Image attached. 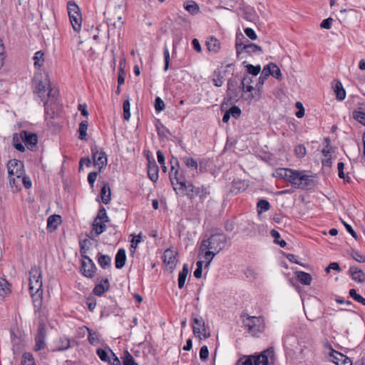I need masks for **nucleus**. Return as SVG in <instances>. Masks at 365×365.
Segmentation results:
<instances>
[{
    "instance_id": "obj_1",
    "label": "nucleus",
    "mask_w": 365,
    "mask_h": 365,
    "mask_svg": "<svg viewBox=\"0 0 365 365\" xmlns=\"http://www.w3.org/2000/svg\"><path fill=\"white\" fill-rule=\"evenodd\" d=\"M34 93L41 101H44L46 118H54L58 110V91L51 87L49 81L47 78H35Z\"/></svg>"
},
{
    "instance_id": "obj_2",
    "label": "nucleus",
    "mask_w": 365,
    "mask_h": 365,
    "mask_svg": "<svg viewBox=\"0 0 365 365\" xmlns=\"http://www.w3.org/2000/svg\"><path fill=\"white\" fill-rule=\"evenodd\" d=\"M274 361V351L272 347L268 348L259 355H250L241 357L236 365H269Z\"/></svg>"
},
{
    "instance_id": "obj_3",
    "label": "nucleus",
    "mask_w": 365,
    "mask_h": 365,
    "mask_svg": "<svg viewBox=\"0 0 365 365\" xmlns=\"http://www.w3.org/2000/svg\"><path fill=\"white\" fill-rule=\"evenodd\" d=\"M173 187L176 192L179 190L184 192L185 195L190 200H192L196 197L203 199L209 194L207 187L204 185L201 187H195L192 183L190 182L187 184L184 177L180 180L175 183L173 185Z\"/></svg>"
},
{
    "instance_id": "obj_4",
    "label": "nucleus",
    "mask_w": 365,
    "mask_h": 365,
    "mask_svg": "<svg viewBox=\"0 0 365 365\" xmlns=\"http://www.w3.org/2000/svg\"><path fill=\"white\" fill-rule=\"evenodd\" d=\"M242 318L245 328L252 336H257L264 331L265 323L262 317H250L244 314Z\"/></svg>"
},
{
    "instance_id": "obj_5",
    "label": "nucleus",
    "mask_w": 365,
    "mask_h": 365,
    "mask_svg": "<svg viewBox=\"0 0 365 365\" xmlns=\"http://www.w3.org/2000/svg\"><path fill=\"white\" fill-rule=\"evenodd\" d=\"M290 183L293 187L301 190L308 189L314 185L313 176L307 175V171L295 170Z\"/></svg>"
},
{
    "instance_id": "obj_6",
    "label": "nucleus",
    "mask_w": 365,
    "mask_h": 365,
    "mask_svg": "<svg viewBox=\"0 0 365 365\" xmlns=\"http://www.w3.org/2000/svg\"><path fill=\"white\" fill-rule=\"evenodd\" d=\"M226 237L222 234L212 235L207 239H204L200 245V250L204 252L205 250H212L219 252L225 246Z\"/></svg>"
},
{
    "instance_id": "obj_7",
    "label": "nucleus",
    "mask_w": 365,
    "mask_h": 365,
    "mask_svg": "<svg viewBox=\"0 0 365 365\" xmlns=\"http://www.w3.org/2000/svg\"><path fill=\"white\" fill-rule=\"evenodd\" d=\"M236 51L238 59L243 60L253 54H261L263 53L262 48L255 43H242L236 41Z\"/></svg>"
},
{
    "instance_id": "obj_8",
    "label": "nucleus",
    "mask_w": 365,
    "mask_h": 365,
    "mask_svg": "<svg viewBox=\"0 0 365 365\" xmlns=\"http://www.w3.org/2000/svg\"><path fill=\"white\" fill-rule=\"evenodd\" d=\"M43 282L42 279L29 282V290L33 299L34 312H39L42 307L43 296Z\"/></svg>"
},
{
    "instance_id": "obj_9",
    "label": "nucleus",
    "mask_w": 365,
    "mask_h": 365,
    "mask_svg": "<svg viewBox=\"0 0 365 365\" xmlns=\"http://www.w3.org/2000/svg\"><path fill=\"white\" fill-rule=\"evenodd\" d=\"M299 354L297 359L299 362L304 365H314V350L311 345H299Z\"/></svg>"
},
{
    "instance_id": "obj_10",
    "label": "nucleus",
    "mask_w": 365,
    "mask_h": 365,
    "mask_svg": "<svg viewBox=\"0 0 365 365\" xmlns=\"http://www.w3.org/2000/svg\"><path fill=\"white\" fill-rule=\"evenodd\" d=\"M192 321L193 333L196 337H198L200 339H206L210 336V332L206 328L202 317H195Z\"/></svg>"
},
{
    "instance_id": "obj_11",
    "label": "nucleus",
    "mask_w": 365,
    "mask_h": 365,
    "mask_svg": "<svg viewBox=\"0 0 365 365\" xmlns=\"http://www.w3.org/2000/svg\"><path fill=\"white\" fill-rule=\"evenodd\" d=\"M91 153L95 166H98L99 172L107 165V155L103 148L96 145L91 147Z\"/></svg>"
},
{
    "instance_id": "obj_12",
    "label": "nucleus",
    "mask_w": 365,
    "mask_h": 365,
    "mask_svg": "<svg viewBox=\"0 0 365 365\" xmlns=\"http://www.w3.org/2000/svg\"><path fill=\"white\" fill-rule=\"evenodd\" d=\"M9 175L16 176L17 180H20L24 174V165L21 160L16 159L10 160L7 163Z\"/></svg>"
},
{
    "instance_id": "obj_13",
    "label": "nucleus",
    "mask_w": 365,
    "mask_h": 365,
    "mask_svg": "<svg viewBox=\"0 0 365 365\" xmlns=\"http://www.w3.org/2000/svg\"><path fill=\"white\" fill-rule=\"evenodd\" d=\"M46 329L43 323H39L38 327V332L35 336L34 351H39L46 347Z\"/></svg>"
},
{
    "instance_id": "obj_14",
    "label": "nucleus",
    "mask_w": 365,
    "mask_h": 365,
    "mask_svg": "<svg viewBox=\"0 0 365 365\" xmlns=\"http://www.w3.org/2000/svg\"><path fill=\"white\" fill-rule=\"evenodd\" d=\"M86 261H82L81 267V274L87 278H93L96 271V267L90 257H86Z\"/></svg>"
},
{
    "instance_id": "obj_15",
    "label": "nucleus",
    "mask_w": 365,
    "mask_h": 365,
    "mask_svg": "<svg viewBox=\"0 0 365 365\" xmlns=\"http://www.w3.org/2000/svg\"><path fill=\"white\" fill-rule=\"evenodd\" d=\"M20 138L24 141L27 148L34 150L38 143V137L36 133L29 131L23 130L20 133Z\"/></svg>"
},
{
    "instance_id": "obj_16",
    "label": "nucleus",
    "mask_w": 365,
    "mask_h": 365,
    "mask_svg": "<svg viewBox=\"0 0 365 365\" xmlns=\"http://www.w3.org/2000/svg\"><path fill=\"white\" fill-rule=\"evenodd\" d=\"M171 170L169 173L170 180L173 185L178 181L180 180L183 176L179 172V162L178 158L173 157L170 160Z\"/></svg>"
},
{
    "instance_id": "obj_17",
    "label": "nucleus",
    "mask_w": 365,
    "mask_h": 365,
    "mask_svg": "<svg viewBox=\"0 0 365 365\" xmlns=\"http://www.w3.org/2000/svg\"><path fill=\"white\" fill-rule=\"evenodd\" d=\"M176 255L177 252L171 249H167L164 252L163 257V263L166 265L170 272H172L175 268L177 262Z\"/></svg>"
},
{
    "instance_id": "obj_18",
    "label": "nucleus",
    "mask_w": 365,
    "mask_h": 365,
    "mask_svg": "<svg viewBox=\"0 0 365 365\" xmlns=\"http://www.w3.org/2000/svg\"><path fill=\"white\" fill-rule=\"evenodd\" d=\"M159 168L154 159H148V175L151 181L156 182L158 179Z\"/></svg>"
},
{
    "instance_id": "obj_19",
    "label": "nucleus",
    "mask_w": 365,
    "mask_h": 365,
    "mask_svg": "<svg viewBox=\"0 0 365 365\" xmlns=\"http://www.w3.org/2000/svg\"><path fill=\"white\" fill-rule=\"evenodd\" d=\"M349 272L354 281L358 283H364L365 282V273L361 269L355 266H351Z\"/></svg>"
},
{
    "instance_id": "obj_20",
    "label": "nucleus",
    "mask_w": 365,
    "mask_h": 365,
    "mask_svg": "<svg viewBox=\"0 0 365 365\" xmlns=\"http://www.w3.org/2000/svg\"><path fill=\"white\" fill-rule=\"evenodd\" d=\"M294 170L289 168H279L274 173V176L284 179L290 182Z\"/></svg>"
},
{
    "instance_id": "obj_21",
    "label": "nucleus",
    "mask_w": 365,
    "mask_h": 365,
    "mask_svg": "<svg viewBox=\"0 0 365 365\" xmlns=\"http://www.w3.org/2000/svg\"><path fill=\"white\" fill-rule=\"evenodd\" d=\"M294 275L297 279L303 285H309L312 283V277L309 273L303 271H296Z\"/></svg>"
},
{
    "instance_id": "obj_22",
    "label": "nucleus",
    "mask_w": 365,
    "mask_h": 365,
    "mask_svg": "<svg viewBox=\"0 0 365 365\" xmlns=\"http://www.w3.org/2000/svg\"><path fill=\"white\" fill-rule=\"evenodd\" d=\"M61 222V217L58 215H53L47 220V230L51 232L56 230Z\"/></svg>"
},
{
    "instance_id": "obj_23",
    "label": "nucleus",
    "mask_w": 365,
    "mask_h": 365,
    "mask_svg": "<svg viewBox=\"0 0 365 365\" xmlns=\"http://www.w3.org/2000/svg\"><path fill=\"white\" fill-rule=\"evenodd\" d=\"M126 261V254L124 249H119L115 257V264L117 269H121L124 267Z\"/></svg>"
},
{
    "instance_id": "obj_24",
    "label": "nucleus",
    "mask_w": 365,
    "mask_h": 365,
    "mask_svg": "<svg viewBox=\"0 0 365 365\" xmlns=\"http://www.w3.org/2000/svg\"><path fill=\"white\" fill-rule=\"evenodd\" d=\"M267 74H266L265 72L264 73H261L260 76L258 78V81L255 86L256 91L255 92V95L252 94V99H258L259 98L261 88H262V86L267 79Z\"/></svg>"
},
{
    "instance_id": "obj_25",
    "label": "nucleus",
    "mask_w": 365,
    "mask_h": 365,
    "mask_svg": "<svg viewBox=\"0 0 365 365\" xmlns=\"http://www.w3.org/2000/svg\"><path fill=\"white\" fill-rule=\"evenodd\" d=\"M110 188L108 182H104L103 187L101 189V197L102 202L107 205L110 201Z\"/></svg>"
},
{
    "instance_id": "obj_26",
    "label": "nucleus",
    "mask_w": 365,
    "mask_h": 365,
    "mask_svg": "<svg viewBox=\"0 0 365 365\" xmlns=\"http://www.w3.org/2000/svg\"><path fill=\"white\" fill-rule=\"evenodd\" d=\"M217 253V252H215V251H213L212 250H204V252H202L200 250V252H199V254H198V257L200 259L205 260L206 261L205 267H208L210 263L212 260L214 256Z\"/></svg>"
},
{
    "instance_id": "obj_27",
    "label": "nucleus",
    "mask_w": 365,
    "mask_h": 365,
    "mask_svg": "<svg viewBox=\"0 0 365 365\" xmlns=\"http://www.w3.org/2000/svg\"><path fill=\"white\" fill-rule=\"evenodd\" d=\"M103 282L106 285L102 284L101 283L98 284L95 286L93 289V293L96 296H101L103 294L109 289V281L107 278L103 279Z\"/></svg>"
},
{
    "instance_id": "obj_28",
    "label": "nucleus",
    "mask_w": 365,
    "mask_h": 365,
    "mask_svg": "<svg viewBox=\"0 0 365 365\" xmlns=\"http://www.w3.org/2000/svg\"><path fill=\"white\" fill-rule=\"evenodd\" d=\"M67 9L68 13L69 19L81 14V11L78 6L72 0H70L67 3Z\"/></svg>"
},
{
    "instance_id": "obj_29",
    "label": "nucleus",
    "mask_w": 365,
    "mask_h": 365,
    "mask_svg": "<svg viewBox=\"0 0 365 365\" xmlns=\"http://www.w3.org/2000/svg\"><path fill=\"white\" fill-rule=\"evenodd\" d=\"M206 46L209 51L217 53L220 49V41L214 38L210 37L206 42Z\"/></svg>"
},
{
    "instance_id": "obj_30",
    "label": "nucleus",
    "mask_w": 365,
    "mask_h": 365,
    "mask_svg": "<svg viewBox=\"0 0 365 365\" xmlns=\"http://www.w3.org/2000/svg\"><path fill=\"white\" fill-rule=\"evenodd\" d=\"M330 361L336 365H341L344 360H346V356L336 351L332 350L329 354Z\"/></svg>"
},
{
    "instance_id": "obj_31",
    "label": "nucleus",
    "mask_w": 365,
    "mask_h": 365,
    "mask_svg": "<svg viewBox=\"0 0 365 365\" xmlns=\"http://www.w3.org/2000/svg\"><path fill=\"white\" fill-rule=\"evenodd\" d=\"M252 82V79L251 77L248 76H245L242 78L241 81V85L242 87V91L244 92H252L253 91H256L255 87H253L250 85V83Z\"/></svg>"
},
{
    "instance_id": "obj_32",
    "label": "nucleus",
    "mask_w": 365,
    "mask_h": 365,
    "mask_svg": "<svg viewBox=\"0 0 365 365\" xmlns=\"http://www.w3.org/2000/svg\"><path fill=\"white\" fill-rule=\"evenodd\" d=\"M42 279V273L40 267L34 266L29 272V282Z\"/></svg>"
},
{
    "instance_id": "obj_33",
    "label": "nucleus",
    "mask_w": 365,
    "mask_h": 365,
    "mask_svg": "<svg viewBox=\"0 0 365 365\" xmlns=\"http://www.w3.org/2000/svg\"><path fill=\"white\" fill-rule=\"evenodd\" d=\"M189 269L187 264H185L182 267V269L178 274V287L182 289L184 287L186 277L188 274Z\"/></svg>"
},
{
    "instance_id": "obj_34",
    "label": "nucleus",
    "mask_w": 365,
    "mask_h": 365,
    "mask_svg": "<svg viewBox=\"0 0 365 365\" xmlns=\"http://www.w3.org/2000/svg\"><path fill=\"white\" fill-rule=\"evenodd\" d=\"M184 9L191 14H196L200 11L198 4L193 1H185L183 4Z\"/></svg>"
},
{
    "instance_id": "obj_35",
    "label": "nucleus",
    "mask_w": 365,
    "mask_h": 365,
    "mask_svg": "<svg viewBox=\"0 0 365 365\" xmlns=\"http://www.w3.org/2000/svg\"><path fill=\"white\" fill-rule=\"evenodd\" d=\"M98 262L103 269L110 268L111 266V258L107 255H98Z\"/></svg>"
},
{
    "instance_id": "obj_36",
    "label": "nucleus",
    "mask_w": 365,
    "mask_h": 365,
    "mask_svg": "<svg viewBox=\"0 0 365 365\" xmlns=\"http://www.w3.org/2000/svg\"><path fill=\"white\" fill-rule=\"evenodd\" d=\"M334 88L336 98L339 101H343L346 97V91L344 89L340 81H337L334 86Z\"/></svg>"
},
{
    "instance_id": "obj_37",
    "label": "nucleus",
    "mask_w": 365,
    "mask_h": 365,
    "mask_svg": "<svg viewBox=\"0 0 365 365\" xmlns=\"http://www.w3.org/2000/svg\"><path fill=\"white\" fill-rule=\"evenodd\" d=\"M117 21H115V18L114 16L109 17L106 19V23L108 27L110 25L113 26V27L116 29H121L124 24V22L122 21L121 16L116 17Z\"/></svg>"
},
{
    "instance_id": "obj_38",
    "label": "nucleus",
    "mask_w": 365,
    "mask_h": 365,
    "mask_svg": "<svg viewBox=\"0 0 365 365\" xmlns=\"http://www.w3.org/2000/svg\"><path fill=\"white\" fill-rule=\"evenodd\" d=\"M69 19L73 30L76 32L80 31L81 29L82 15L80 14L70 18Z\"/></svg>"
},
{
    "instance_id": "obj_39",
    "label": "nucleus",
    "mask_w": 365,
    "mask_h": 365,
    "mask_svg": "<svg viewBox=\"0 0 365 365\" xmlns=\"http://www.w3.org/2000/svg\"><path fill=\"white\" fill-rule=\"evenodd\" d=\"M106 228V225L105 222L102 221H99L97 220H94L93 223L92 225V230L95 231L96 235H99L103 233Z\"/></svg>"
},
{
    "instance_id": "obj_40",
    "label": "nucleus",
    "mask_w": 365,
    "mask_h": 365,
    "mask_svg": "<svg viewBox=\"0 0 365 365\" xmlns=\"http://www.w3.org/2000/svg\"><path fill=\"white\" fill-rule=\"evenodd\" d=\"M242 64L245 65V67L247 68V72L249 74H251L252 76H257L260 71H261V66L260 65L253 66L252 64H247L246 61H244L242 62Z\"/></svg>"
},
{
    "instance_id": "obj_41",
    "label": "nucleus",
    "mask_w": 365,
    "mask_h": 365,
    "mask_svg": "<svg viewBox=\"0 0 365 365\" xmlns=\"http://www.w3.org/2000/svg\"><path fill=\"white\" fill-rule=\"evenodd\" d=\"M257 212L261 214L262 212H267L270 209L269 202L264 199H261L258 201L257 204Z\"/></svg>"
},
{
    "instance_id": "obj_42",
    "label": "nucleus",
    "mask_w": 365,
    "mask_h": 365,
    "mask_svg": "<svg viewBox=\"0 0 365 365\" xmlns=\"http://www.w3.org/2000/svg\"><path fill=\"white\" fill-rule=\"evenodd\" d=\"M88 121L87 120H83L79 124V139L80 140H86L87 136V129H88Z\"/></svg>"
},
{
    "instance_id": "obj_43",
    "label": "nucleus",
    "mask_w": 365,
    "mask_h": 365,
    "mask_svg": "<svg viewBox=\"0 0 365 365\" xmlns=\"http://www.w3.org/2000/svg\"><path fill=\"white\" fill-rule=\"evenodd\" d=\"M181 160L185 163V165L192 170H197L198 167L197 162L191 157H183L181 158Z\"/></svg>"
},
{
    "instance_id": "obj_44",
    "label": "nucleus",
    "mask_w": 365,
    "mask_h": 365,
    "mask_svg": "<svg viewBox=\"0 0 365 365\" xmlns=\"http://www.w3.org/2000/svg\"><path fill=\"white\" fill-rule=\"evenodd\" d=\"M21 365H36L34 358L30 352H25L22 355Z\"/></svg>"
},
{
    "instance_id": "obj_45",
    "label": "nucleus",
    "mask_w": 365,
    "mask_h": 365,
    "mask_svg": "<svg viewBox=\"0 0 365 365\" xmlns=\"http://www.w3.org/2000/svg\"><path fill=\"white\" fill-rule=\"evenodd\" d=\"M122 360L123 365H138L134 360L133 356L127 350L123 352Z\"/></svg>"
},
{
    "instance_id": "obj_46",
    "label": "nucleus",
    "mask_w": 365,
    "mask_h": 365,
    "mask_svg": "<svg viewBox=\"0 0 365 365\" xmlns=\"http://www.w3.org/2000/svg\"><path fill=\"white\" fill-rule=\"evenodd\" d=\"M71 346L70 339L66 336H62L59 340V346L58 347V351H65L67 350Z\"/></svg>"
},
{
    "instance_id": "obj_47",
    "label": "nucleus",
    "mask_w": 365,
    "mask_h": 365,
    "mask_svg": "<svg viewBox=\"0 0 365 365\" xmlns=\"http://www.w3.org/2000/svg\"><path fill=\"white\" fill-rule=\"evenodd\" d=\"M222 71L219 68L214 72L213 81L216 86H221L224 82V78L222 76Z\"/></svg>"
},
{
    "instance_id": "obj_48",
    "label": "nucleus",
    "mask_w": 365,
    "mask_h": 365,
    "mask_svg": "<svg viewBox=\"0 0 365 365\" xmlns=\"http://www.w3.org/2000/svg\"><path fill=\"white\" fill-rule=\"evenodd\" d=\"M95 220L102 221L103 222H107L109 221V218L107 215L105 207L101 206L98 210V215Z\"/></svg>"
},
{
    "instance_id": "obj_49",
    "label": "nucleus",
    "mask_w": 365,
    "mask_h": 365,
    "mask_svg": "<svg viewBox=\"0 0 365 365\" xmlns=\"http://www.w3.org/2000/svg\"><path fill=\"white\" fill-rule=\"evenodd\" d=\"M43 56L44 53H43L41 51H38L35 53L33 58L35 67L39 68L43 64V62L44 61Z\"/></svg>"
},
{
    "instance_id": "obj_50",
    "label": "nucleus",
    "mask_w": 365,
    "mask_h": 365,
    "mask_svg": "<svg viewBox=\"0 0 365 365\" xmlns=\"http://www.w3.org/2000/svg\"><path fill=\"white\" fill-rule=\"evenodd\" d=\"M123 118L125 120H128L130 118V104L129 99L125 100L123 101Z\"/></svg>"
},
{
    "instance_id": "obj_51",
    "label": "nucleus",
    "mask_w": 365,
    "mask_h": 365,
    "mask_svg": "<svg viewBox=\"0 0 365 365\" xmlns=\"http://www.w3.org/2000/svg\"><path fill=\"white\" fill-rule=\"evenodd\" d=\"M228 99L226 98H224L221 110L224 113L222 121L224 123H228Z\"/></svg>"
},
{
    "instance_id": "obj_52",
    "label": "nucleus",
    "mask_w": 365,
    "mask_h": 365,
    "mask_svg": "<svg viewBox=\"0 0 365 365\" xmlns=\"http://www.w3.org/2000/svg\"><path fill=\"white\" fill-rule=\"evenodd\" d=\"M163 56L165 62L163 70L167 71L169 69L170 61V52L167 46H165L163 48Z\"/></svg>"
},
{
    "instance_id": "obj_53",
    "label": "nucleus",
    "mask_w": 365,
    "mask_h": 365,
    "mask_svg": "<svg viewBox=\"0 0 365 365\" xmlns=\"http://www.w3.org/2000/svg\"><path fill=\"white\" fill-rule=\"evenodd\" d=\"M353 118L360 123L365 125V113L360 110H354L352 113Z\"/></svg>"
},
{
    "instance_id": "obj_54",
    "label": "nucleus",
    "mask_w": 365,
    "mask_h": 365,
    "mask_svg": "<svg viewBox=\"0 0 365 365\" xmlns=\"http://www.w3.org/2000/svg\"><path fill=\"white\" fill-rule=\"evenodd\" d=\"M13 145L14 147L20 152L25 151L24 145L19 142V138L17 134H14L13 136Z\"/></svg>"
},
{
    "instance_id": "obj_55",
    "label": "nucleus",
    "mask_w": 365,
    "mask_h": 365,
    "mask_svg": "<svg viewBox=\"0 0 365 365\" xmlns=\"http://www.w3.org/2000/svg\"><path fill=\"white\" fill-rule=\"evenodd\" d=\"M245 274L250 281L255 280L258 276L257 271L250 267L245 271Z\"/></svg>"
},
{
    "instance_id": "obj_56",
    "label": "nucleus",
    "mask_w": 365,
    "mask_h": 365,
    "mask_svg": "<svg viewBox=\"0 0 365 365\" xmlns=\"http://www.w3.org/2000/svg\"><path fill=\"white\" fill-rule=\"evenodd\" d=\"M351 257L356 262L363 263L365 262V255H362L357 250H352L351 252Z\"/></svg>"
},
{
    "instance_id": "obj_57",
    "label": "nucleus",
    "mask_w": 365,
    "mask_h": 365,
    "mask_svg": "<svg viewBox=\"0 0 365 365\" xmlns=\"http://www.w3.org/2000/svg\"><path fill=\"white\" fill-rule=\"evenodd\" d=\"M245 185L242 181L233 182L232 185L231 192L237 193L238 192L245 190Z\"/></svg>"
},
{
    "instance_id": "obj_58",
    "label": "nucleus",
    "mask_w": 365,
    "mask_h": 365,
    "mask_svg": "<svg viewBox=\"0 0 365 365\" xmlns=\"http://www.w3.org/2000/svg\"><path fill=\"white\" fill-rule=\"evenodd\" d=\"M272 66V69L271 72V76L279 81L282 80V75L279 68L274 63H273V65Z\"/></svg>"
},
{
    "instance_id": "obj_59",
    "label": "nucleus",
    "mask_w": 365,
    "mask_h": 365,
    "mask_svg": "<svg viewBox=\"0 0 365 365\" xmlns=\"http://www.w3.org/2000/svg\"><path fill=\"white\" fill-rule=\"evenodd\" d=\"M14 175H9V185L11 188L14 189V192H16L21 190V187L19 185V182H16V178Z\"/></svg>"
},
{
    "instance_id": "obj_60",
    "label": "nucleus",
    "mask_w": 365,
    "mask_h": 365,
    "mask_svg": "<svg viewBox=\"0 0 365 365\" xmlns=\"http://www.w3.org/2000/svg\"><path fill=\"white\" fill-rule=\"evenodd\" d=\"M96 353H97V355L98 356V357L103 361H105V362L110 361V358H109L108 353L106 350H104L103 349H98L96 351Z\"/></svg>"
},
{
    "instance_id": "obj_61",
    "label": "nucleus",
    "mask_w": 365,
    "mask_h": 365,
    "mask_svg": "<svg viewBox=\"0 0 365 365\" xmlns=\"http://www.w3.org/2000/svg\"><path fill=\"white\" fill-rule=\"evenodd\" d=\"M241 110L237 106L230 107V117L232 115L235 118H238L241 115Z\"/></svg>"
},
{
    "instance_id": "obj_62",
    "label": "nucleus",
    "mask_w": 365,
    "mask_h": 365,
    "mask_svg": "<svg viewBox=\"0 0 365 365\" xmlns=\"http://www.w3.org/2000/svg\"><path fill=\"white\" fill-rule=\"evenodd\" d=\"M165 103L160 98L157 97L155 100V108L156 111L160 112L165 108Z\"/></svg>"
},
{
    "instance_id": "obj_63",
    "label": "nucleus",
    "mask_w": 365,
    "mask_h": 365,
    "mask_svg": "<svg viewBox=\"0 0 365 365\" xmlns=\"http://www.w3.org/2000/svg\"><path fill=\"white\" fill-rule=\"evenodd\" d=\"M349 295L359 303L361 304L364 301V297H361L360 294H357L356 291L354 289H351L349 290Z\"/></svg>"
},
{
    "instance_id": "obj_64",
    "label": "nucleus",
    "mask_w": 365,
    "mask_h": 365,
    "mask_svg": "<svg viewBox=\"0 0 365 365\" xmlns=\"http://www.w3.org/2000/svg\"><path fill=\"white\" fill-rule=\"evenodd\" d=\"M209 351L207 346H202L200 350V358L202 361H206L208 359Z\"/></svg>"
}]
</instances>
